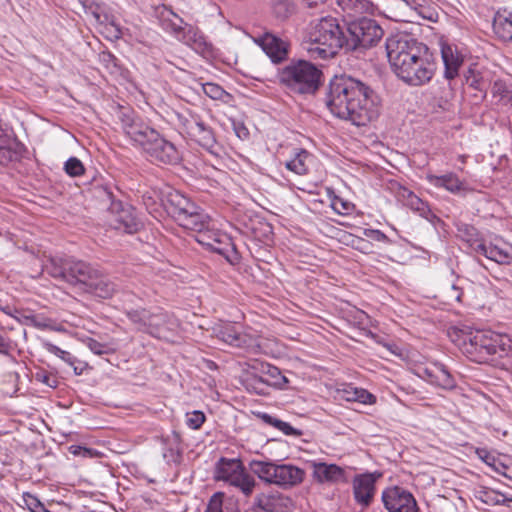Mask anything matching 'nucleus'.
Here are the masks:
<instances>
[{"mask_svg": "<svg viewBox=\"0 0 512 512\" xmlns=\"http://www.w3.org/2000/svg\"><path fill=\"white\" fill-rule=\"evenodd\" d=\"M382 36L383 29L373 19L361 18L349 23L344 34L335 18L324 17L310 24L304 48L313 59H329L341 48L353 51L372 47Z\"/></svg>", "mask_w": 512, "mask_h": 512, "instance_id": "1", "label": "nucleus"}, {"mask_svg": "<svg viewBox=\"0 0 512 512\" xmlns=\"http://www.w3.org/2000/svg\"><path fill=\"white\" fill-rule=\"evenodd\" d=\"M166 210L195 240L206 249L222 255L231 265L240 263L241 256L231 238L216 228L212 218L181 192L167 194Z\"/></svg>", "mask_w": 512, "mask_h": 512, "instance_id": "2", "label": "nucleus"}, {"mask_svg": "<svg viewBox=\"0 0 512 512\" xmlns=\"http://www.w3.org/2000/svg\"><path fill=\"white\" fill-rule=\"evenodd\" d=\"M326 105L334 116L356 126H364L378 115L377 97L373 90L347 75L331 79Z\"/></svg>", "mask_w": 512, "mask_h": 512, "instance_id": "3", "label": "nucleus"}, {"mask_svg": "<svg viewBox=\"0 0 512 512\" xmlns=\"http://www.w3.org/2000/svg\"><path fill=\"white\" fill-rule=\"evenodd\" d=\"M386 53L392 71L410 86H422L434 75V64L426 56V46L407 34L386 39Z\"/></svg>", "mask_w": 512, "mask_h": 512, "instance_id": "4", "label": "nucleus"}, {"mask_svg": "<svg viewBox=\"0 0 512 512\" xmlns=\"http://www.w3.org/2000/svg\"><path fill=\"white\" fill-rule=\"evenodd\" d=\"M121 127L124 133L141 147L150 161L173 165L181 160V154L176 146L143 122L134 120L128 114H123Z\"/></svg>", "mask_w": 512, "mask_h": 512, "instance_id": "5", "label": "nucleus"}, {"mask_svg": "<svg viewBox=\"0 0 512 512\" xmlns=\"http://www.w3.org/2000/svg\"><path fill=\"white\" fill-rule=\"evenodd\" d=\"M322 71L314 64L299 60L291 62L279 73V80L296 94H314L320 87Z\"/></svg>", "mask_w": 512, "mask_h": 512, "instance_id": "6", "label": "nucleus"}, {"mask_svg": "<svg viewBox=\"0 0 512 512\" xmlns=\"http://www.w3.org/2000/svg\"><path fill=\"white\" fill-rule=\"evenodd\" d=\"M47 270L53 278L65 281L86 292L91 281L95 279L98 268L74 258H53Z\"/></svg>", "mask_w": 512, "mask_h": 512, "instance_id": "7", "label": "nucleus"}, {"mask_svg": "<svg viewBox=\"0 0 512 512\" xmlns=\"http://www.w3.org/2000/svg\"><path fill=\"white\" fill-rule=\"evenodd\" d=\"M172 121L182 133H186L200 146L212 154H218L214 132L198 113L190 109L174 111L172 113Z\"/></svg>", "mask_w": 512, "mask_h": 512, "instance_id": "8", "label": "nucleus"}, {"mask_svg": "<svg viewBox=\"0 0 512 512\" xmlns=\"http://www.w3.org/2000/svg\"><path fill=\"white\" fill-rule=\"evenodd\" d=\"M213 479L237 488L245 496H250L256 486L255 479L246 471L238 458H219L214 465Z\"/></svg>", "mask_w": 512, "mask_h": 512, "instance_id": "9", "label": "nucleus"}, {"mask_svg": "<svg viewBox=\"0 0 512 512\" xmlns=\"http://www.w3.org/2000/svg\"><path fill=\"white\" fill-rule=\"evenodd\" d=\"M462 351L473 361L483 362L489 356L505 351L502 337L491 331H475L466 336Z\"/></svg>", "mask_w": 512, "mask_h": 512, "instance_id": "10", "label": "nucleus"}, {"mask_svg": "<svg viewBox=\"0 0 512 512\" xmlns=\"http://www.w3.org/2000/svg\"><path fill=\"white\" fill-rule=\"evenodd\" d=\"M213 334L229 346L256 352L260 348L259 337L252 329L224 322L213 327Z\"/></svg>", "mask_w": 512, "mask_h": 512, "instance_id": "11", "label": "nucleus"}, {"mask_svg": "<svg viewBox=\"0 0 512 512\" xmlns=\"http://www.w3.org/2000/svg\"><path fill=\"white\" fill-rule=\"evenodd\" d=\"M382 500L389 512H418L414 496L403 488L393 487L385 490Z\"/></svg>", "mask_w": 512, "mask_h": 512, "instance_id": "12", "label": "nucleus"}, {"mask_svg": "<svg viewBox=\"0 0 512 512\" xmlns=\"http://www.w3.org/2000/svg\"><path fill=\"white\" fill-rule=\"evenodd\" d=\"M111 213H116L114 219L110 222L113 228L130 234L140 229L141 223L135 217L133 211L129 207H123L121 202L112 203Z\"/></svg>", "mask_w": 512, "mask_h": 512, "instance_id": "13", "label": "nucleus"}, {"mask_svg": "<svg viewBox=\"0 0 512 512\" xmlns=\"http://www.w3.org/2000/svg\"><path fill=\"white\" fill-rule=\"evenodd\" d=\"M255 42L274 63L282 62L288 56V44L271 33H265Z\"/></svg>", "mask_w": 512, "mask_h": 512, "instance_id": "14", "label": "nucleus"}, {"mask_svg": "<svg viewBox=\"0 0 512 512\" xmlns=\"http://www.w3.org/2000/svg\"><path fill=\"white\" fill-rule=\"evenodd\" d=\"M376 477L373 474L365 473L358 475L353 480V493L356 502L367 507L375 493Z\"/></svg>", "mask_w": 512, "mask_h": 512, "instance_id": "15", "label": "nucleus"}, {"mask_svg": "<svg viewBox=\"0 0 512 512\" xmlns=\"http://www.w3.org/2000/svg\"><path fill=\"white\" fill-rule=\"evenodd\" d=\"M313 477L319 483H338L346 480L345 471L336 464L313 462Z\"/></svg>", "mask_w": 512, "mask_h": 512, "instance_id": "16", "label": "nucleus"}, {"mask_svg": "<svg viewBox=\"0 0 512 512\" xmlns=\"http://www.w3.org/2000/svg\"><path fill=\"white\" fill-rule=\"evenodd\" d=\"M426 179L434 187L443 188L452 194H461L467 191L465 182L453 172L440 176L427 174Z\"/></svg>", "mask_w": 512, "mask_h": 512, "instance_id": "17", "label": "nucleus"}, {"mask_svg": "<svg viewBox=\"0 0 512 512\" xmlns=\"http://www.w3.org/2000/svg\"><path fill=\"white\" fill-rule=\"evenodd\" d=\"M151 323L148 324L150 329V335L156 338H162L166 336V333L173 329L175 322L173 317L161 310L150 311Z\"/></svg>", "mask_w": 512, "mask_h": 512, "instance_id": "18", "label": "nucleus"}, {"mask_svg": "<svg viewBox=\"0 0 512 512\" xmlns=\"http://www.w3.org/2000/svg\"><path fill=\"white\" fill-rule=\"evenodd\" d=\"M117 289L118 286L98 269L96 277L91 281L86 293L107 299L112 297Z\"/></svg>", "mask_w": 512, "mask_h": 512, "instance_id": "19", "label": "nucleus"}, {"mask_svg": "<svg viewBox=\"0 0 512 512\" xmlns=\"http://www.w3.org/2000/svg\"><path fill=\"white\" fill-rule=\"evenodd\" d=\"M305 472L290 464H281L276 468L275 483L281 486H294L301 483L304 479Z\"/></svg>", "mask_w": 512, "mask_h": 512, "instance_id": "20", "label": "nucleus"}, {"mask_svg": "<svg viewBox=\"0 0 512 512\" xmlns=\"http://www.w3.org/2000/svg\"><path fill=\"white\" fill-rule=\"evenodd\" d=\"M441 55L445 66L444 76L446 79L452 80L458 76L459 69L463 63V57L451 45L442 46Z\"/></svg>", "mask_w": 512, "mask_h": 512, "instance_id": "21", "label": "nucleus"}, {"mask_svg": "<svg viewBox=\"0 0 512 512\" xmlns=\"http://www.w3.org/2000/svg\"><path fill=\"white\" fill-rule=\"evenodd\" d=\"M288 501V498L278 494H261L255 499L257 507L264 512H286Z\"/></svg>", "mask_w": 512, "mask_h": 512, "instance_id": "22", "label": "nucleus"}, {"mask_svg": "<svg viewBox=\"0 0 512 512\" xmlns=\"http://www.w3.org/2000/svg\"><path fill=\"white\" fill-rule=\"evenodd\" d=\"M488 254L490 260L499 264H512V245L500 238L491 242Z\"/></svg>", "mask_w": 512, "mask_h": 512, "instance_id": "23", "label": "nucleus"}, {"mask_svg": "<svg viewBox=\"0 0 512 512\" xmlns=\"http://www.w3.org/2000/svg\"><path fill=\"white\" fill-rule=\"evenodd\" d=\"M338 7L347 15L355 16L374 12V4L370 0H336Z\"/></svg>", "mask_w": 512, "mask_h": 512, "instance_id": "24", "label": "nucleus"}, {"mask_svg": "<svg viewBox=\"0 0 512 512\" xmlns=\"http://www.w3.org/2000/svg\"><path fill=\"white\" fill-rule=\"evenodd\" d=\"M473 495L476 500L489 506L503 505L506 497V494L486 486L475 488Z\"/></svg>", "mask_w": 512, "mask_h": 512, "instance_id": "25", "label": "nucleus"}, {"mask_svg": "<svg viewBox=\"0 0 512 512\" xmlns=\"http://www.w3.org/2000/svg\"><path fill=\"white\" fill-rule=\"evenodd\" d=\"M493 29L500 39L504 41L512 40V13H507L506 11L503 13L497 12L494 18Z\"/></svg>", "mask_w": 512, "mask_h": 512, "instance_id": "26", "label": "nucleus"}, {"mask_svg": "<svg viewBox=\"0 0 512 512\" xmlns=\"http://www.w3.org/2000/svg\"><path fill=\"white\" fill-rule=\"evenodd\" d=\"M277 464L266 461L253 460L250 462V469L257 475L261 480L267 483H275V474Z\"/></svg>", "mask_w": 512, "mask_h": 512, "instance_id": "27", "label": "nucleus"}, {"mask_svg": "<svg viewBox=\"0 0 512 512\" xmlns=\"http://www.w3.org/2000/svg\"><path fill=\"white\" fill-rule=\"evenodd\" d=\"M125 314L138 331L150 335V329L148 328V324L151 323V316L149 310H146L144 308L131 309L127 310Z\"/></svg>", "mask_w": 512, "mask_h": 512, "instance_id": "28", "label": "nucleus"}, {"mask_svg": "<svg viewBox=\"0 0 512 512\" xmlns=\"http://www.w3.org/2000/svg\"><path fill=\"white\" fill-rule=\"evenodd\" d=\"M310 154L304 149L299 150L294 158L286 162V168L298 175H304L308 172V160Z\"/></svg>", "mask_w": 512, "mask_h": 512, "instance_id": "29", "label": "nucleus"}, {"mask_svg": "<svg viewBox=\"0 0 512 512\" xmlns=\"http://www.w3.org/2000/svg\"><path fill=\"white\" fill-rule=\"evenodd\" d=\"M260 381L272 385H280L282 382H287L285 376H283L280 370L268 363H260Z\"/></svg>", "mask_w": 512, "mask_h": 512, "instance_id": "30", "label": "nucleus"}, {"mask_svg": "<svg viewBox=\"0 0 512 512\" xmlns=\"http://www.w3.org/2000/svg\"><path fill=\"white\" fill-rule=\"evenodd\" d=\"M203 93L209 98L221 101L225 104L232 100V95L225 91L219 84L207 82L202 84Z\"/></svg>", "mask_w": 512, "mask_h": 512, "instance_id": "31", "label": "nucleus"}, {"mask_svg": "<svg viewBox=\"0 0 512 512\" xmlns=\"http://www.w3.org/2000/svg\"><path fill=\"white\" fill-rule=\"evenodd\" d=\"M401 196L404 200V204L411 210L418 212L420 215H425L429 212L427 203L420 199L412 191L403 189Z\"/></svg>", "mask_w": 512, "mask_h": 512, "instance_id": "32", "label": "nucleus"}, {"mask_svg": "<svg viewBox=\"0 0 512 512\" xmlns=\"http://www.w3.org/2000/svg\"><path fill=\"white\" fill-rule=\"evenodd\" d=\"M261 419L273 426L274 428L280 430L281 432H283L285 435H290V436H296V437H299L302 435V431L299 430V429H296L294 427H292L288 422H285V421H282L280 419H277L267 413H263L261 415Z\"/></svg>", "mask_w": 512, "mask_h": 512, "instance_id": "33", "label": "nucleus"}, {"mask_svg": "<svg viewBox=\"0 0 512 512\" xmlns=\"http://www.w3.org/2000/svg\"><path fill=\"white\" fill-rule=\"evenodd\" d=\"M435 378L433 385L439 386L443 389H453L456 387V382L447 368L439 363L437 371H435Z\"/></svg>", "mask_w": 512, "mask_h": 512, "instance_id": "34", "label": "nucleus"}, {"mask_svg": "<svg viewBox=\"0 0 512 512\" xmlns=\"http://www.w3.org/2000/svg\"><path fill=\"white\" fill-rule=\"evenodd\" d=\"M17 313L14 318L18 320L20 323L24 325L33 326L38 329H51V326L48 324L47 320L44 318L39 319L36 315L33 314H25L19 310L15 309Z\"/></svg>", "mask_w": 512, "mask_h": 512, "instance_id": "35", "label": "nucleus"}, {"mask_svg": "<svg viewBox=\"0 0 512 512\" xmlns=\"http://www.w3.org/2000/svg\"><path fill=\"white\" fill-rule=\"evenodd\" d=\"M465 81L468 86L478 91H486L487 84L479 71L469 68L465 73Z\"/></svg>", "mask_w": 512, "mask_h": 512, "instance_id": "36", "label": "nucleus"}, {"mask_svg": "<svg viewBox=\"0 0 512 512\" xmlns=\"http://www.w3.org/2000/svg\"><path fill=\"white\" fill-rule=\"evenodd\" d=\"M82 342L86 347L90 349L92 353L95 355H108L115 352V350L107 343H101L94 338L85 337L82 339Z\"/></svg>", "mask_w": 512, "mask_h": 512, "instance_id": "37", "label": "nucleus"}, {"mask_svg": "<svg viewBox=\"0 0 512 512\" xmlns=\"http://www.w3.org/2000/svg\"><path fill=\"white\" fill-rule=\"evenodd\" d=\"M348 394L347 400L349 401H357L362 404H374L376 402V397L362 388H353Z\"/></svg>", "mask_w": 512, "mask_h": 512, "instance_id": "38", "label": "nucleus"}, {"mask_svg": "<svg viewBox=\"0 0 512 512\" xmlns=\"http://www.w3.org/2000/svg\"><path fill=\"white\" fill-rule=\"evenodd\" d=\"M224 492L214 493L208 501L205 512H237L230 511L227 507H223Z\"/></svg>", "mask_w": 512, "mask_h": 512, "instance_id": "39", "label": "nucleus"}, {"mask_svg": "<svg viewBox=\"0 0 512 512\" xmlns=\"http://www.w3.org/2000/svg\"><path fill=\"white\" fill-rule=\"evenodd\" d=\"M44 347L49 353L62 359L64 362L68 363L70 366H73L77 362L76 358L70 352L62 350L61 348H59L58 346H56L50 342H45Z\"/></svg>", "mask_w": 512, "mask_h": 512, "instance_id": "40", "label": "nucleus"}, {"mask_svg": "<svg viewBox=\"0 0 512 512\" xmlns=\"http://www.w3.org/2000/svg\"><path fill=\"white\" fill-rule=\"evenodd\" d=\"M294 12V5L288 0H279L273 4V13L277 18L286 19Z\"/></svg>", "mask_w": 512, "mask_h": 512, "instance_id": "41", "label": "nucleus"}, {"mask_svg": "<svg viewBox=\"0 0 512 512\" xmlns=\"http://www.w3.org/2000/svg\"><path fill=\"white\" fill-rule=\"evenodd\" d=\"M64 170L71 177L81 176L85 172L83 163L76 157H70L65 162Z\"/></svg>", "mask_w": 512, "mask_h": 512, "instance_id": "42", "label": "nucleus"}, {"mask_svg": "<svg viewBox=\"0 0 512 512\" xmlns=\"http://www.w3.org/2000/svg\"><path fill=\"white\" fill-rule=\"evenodd\" d=\"M100 63L111 73L118 71L117 58L109 51H102L99 54Z\"/></svg>", "mask_w": 512, "mask_h": 512, "instance_id": "43", "label": "nucleus"}, {"mask_svg": "<svg viewBox=\"0 0 512 512\" xmlns=\"http://www.w3.org/2000/svg\"><path fill=\"white\" fill-rule=\"evenodd\" d=\"M438 365L439 363H432L429 366L418 367L416 373L420 378L432 384L436 375L435 371H437Z\"/></svg>", "mask_w": 512, "mask_h": 512, "instance_id": "44", "label": "nucleus"}, {"mask_svg": "<svg viewBox=\"0 0 512 512\" xmlns=\"http://www.w3.org/2000/svg\"><path fill=\"white\" fill-rule=\"evenodd\" d=\"M205 421V415L202 411L195 410L187 414V425L192 429H199Z\"/></svg>", "mask_w": 512, "mask_h": 512, "instance_id": "45", "label": "nucleus"}, {"mask_svg": "<svg viewBox=\"0 0 512 512\" xmlns=\"http://www.w3.org/2000/svg\"><path fill=\"white\" fill-rule=\"evenodd\" d=\"M462 295V289L455 284L444 289V297L448 302H461Z\"/></svg>", "mask_w": 512, "mask_h": 512, "instance_id": "46", "label": "nucleus"}, {"mask_svg": "<svg viewBox=\"0 0 512 512\" xmlns=\"http://www.w3.org/2000/svg\"><path fill=\"white\" fill-rule=\"evenodd\" d=\"M331 206L334 209V211H336L337 213L345 215V214H349V212L352 210L353 205L347 201H344L343 199H341L339 197H335L332 200Z\"/></svg>", "mask_w": 512, "mask_h": 512, "instance_id": "47", "label": "nucleus"}, {"mask_svg": "<svg viewBox=\"0 0 512 512\" xmlns=\"http://www.w3.org/2000/svg\"><path fill=\"white\" fill-rule=\"evenodd\" d=\"M185 42L188 45H190L193 49L197 50L201 48L202 45L204 44V39L196 32L189 30L187 35H185Z\"/></svg>", "mask_w": 512, "mask_h": 512, "instance_id": "48", "label": "nucleus"}, {"mask_svg": "<svg viewBox=\"0 0 512 512\" xmlns=\"http://www.w3.org/2000/svg\"><path fill=\"white\" fill-rule=\"evenodd\" d=\"M70 453H72L75 456H82L87 458L94 457L97 453L90 448L80 446V445H72L69 448Z\"/></svg>", "mask_w": 512, "mask_h": 512, "instance_id": "49", "label": "nucleus"}, {"mask_svg": "<svg viewBox=\"0 0 512 512\" xmlns=\"http://www.w3.org/2000/svg\"><path fill=\"white\" fill-rule=\"evenodd\" d=\"M13 348L11 339L0 334V355L10 356Z\"/></svg>", "mask_w": 512, "mask_h": 512, "instance_id": "50", "label": "nucleus"}, {"mask_svg": "<svg viewBox=\"0 0 512 512\" xmlns=\"http://www.w3.org/2000/svg\"><path fill=\"white\" fill-rule=\"evenodd\" d=\"M397 1V7L401 5H405L407 8L411 10L418 11L419 9L423 8L424 6V0H396Z\"/></svg>", "mask_w": 512, "mask_h": 512, "instance_id": "51", "label": "nucleus"}, {"mask_svg": "<svg viewBox=\"0 0 512 512\" xmlns=\"http://www.w3.org/2000/svg\"><path fill=\"white\" fill-rule=\"evenodd\" d=\"M7 139L3 136V131L0 129V158L4 157L6 160H10V150L6 149Z\"/></svg>", "mask_w": 512, "mask_h": 512, "instance_id": "52", "label": "nucleus"}, {"mask_svg": "<svg viewBox=\"0 0 512 512\" xmlns=\"http://www.w3.org/2000/svg\"><path fill=\"white\" fill-rule=\"evenodd\" d=\"M111 36L115 39H119L122 37V30L119 25L111 22L109 26L106 27Z\"/></svg>", "mask_w": 512, "mask_h": 512, "instance_id": "53", "label": "nucleus"}, {"mask_svg": "<svg viewBox=\"0 0 512 512\" xmlns=\"http://www.w3.org/2000/svg\"><path fill=\"white\" fill-rule=\"evenodd\" d=\"M489 248H491V243H489L488 245L485 243H477L476 246L474 247V251L489 259Z\"/></svg>", "mask_w": 512, "mask_h": 512, "instance_id": "54", "label": "nucleus"}, {"mask_svg": "<svg viewBox=\"0 0 512 512\" xmlns=\"http://www.w3.org/2000/svg\"><path fill=\"white\" fill-rule=\"evenodd\" d=\"M492 90L494 94L502 95L503 93L506 92V87L502 81H495Z\"/></svg>", "mask_w": 512, "mask_h": 512, "instance_id": "55", "label": "nucleus"}, {"mask_svg": "<svg viewBox=\"0 0 512 512\" xmlns=\"http://www.w3.org/2000/svg\"><path fill=\"white\" fill-rule=\"evenodd\" d=\"M478 454L488 465H493L495 462V459L487 451H479Z\"/></svg>", "mask_w": 512, "mask_h": 512, "instance_id": "56", "label": "nucleus"}, {"mask_svg": "<svg viewBox=\"0 0 512 512\" xmlns=\"http://www.w3.org/2000/svg\"><path fill=\"white\" fill-rule=\"evenodd\" d=\"M492 466L498 474H501L502 476H504V472H506L507 463L494 462Z\"/></svg>", "mask_w": 512, "mask_h": 512, "instance_id": "57", "label": "nucleus"}, {"mask_svg": "<svg viewBox=\"0 0 512 512\" xmlns=\"http://www.w3.org/2000/svg\"><path fill=\"white\" fill-rule=\"evenodd\" d=\"M504 477L512 481V460L507 463L506 472H504Z\"/></svg>", "mask_w": 512, "mask_h": 512, "instance_id": "58", "label": "nucleus"}, {"mask_svg": "<svg viewBox=\"0 0 512 512\" xmlns=\"http://www.w3.org/2000/svg\"><path fill=\"white\" fill-rule=\"evenodd\" d=\"M372 233L375 234V239L377 241H382V240L386 239V235L384 233L380 232L379 230L372 231Z\"/></svg>", "mask_w": 512, "mask_h": 512, "instance_id": "59", "label": "nucleus"}, {"mask_svg": "<svg viewBox=\"0 0 512 512\" xmlns=\"http://www.w3.org/2000/svg\"><path fill=\"white\" fill-rule=\"evenodd\" d=\"M506 508L509 509V512H512V497L506 495L505 503L503 504Z\"/></svg>", "mask_w": 512, "mask_h": 512, "instance_id": "60", "label": "nucleus"}, {"mask_svg": "<svg viewBox=\"0 0 512 512\" xmlns=\"http://www.w3.org/2000/svg\"><path fill=\"white\" fill-rule=\"evenodd\" d=\"M72 367H73L74 373H75L76 375H81V374H82V372H83V370H84V367H83V366H82V367H78V366H76V365L74 364Z\"/></svg>", "mask_w": 512, "mask_h": 512, "instance_id": "61", "label": "nucleus"}, {"mask_svg": "<svg viewBox=\"0 0 512 512\" xmlns=\"http://www.w3.org/2000/svg\"><path fill=\"white\" fill-rule=\"evenodd\" d=\"M50 380H51V378L47 375L43 376V378H42V382H44L45 384H47L50 387H53L54 385L50 382Z\"/></svg>", "mask_w": 512, "mask_h": 512, "instance_id": "62", "label": "nucleus"}, {"mask_svg": "<svg viewBox=\"0 0 512 512\" xmlns=\"http://www.w3.org/2000/svg\"><path fill=\"white\" fill-rule=\"evenodd\" d=\"M235 130L238 137H240V134H243V131L239 132V126H235Z\"/></svg>", "mask_w": 512, "mask_h": 512, "instance_id": "63", "label": "nucleus"}, {"mask_svg": "<svg viewBox=\"0 0 512 512\" xmlns=\"http://www.w3.org/2000/svg\"><path fill=\"white\" fill-rule=\"evenodd\" d=\"M235 130L238 137H240V134H243V131L239 132V126H235Z\"/></svg>", "mask_w": 512, "mask_h": 512, "instance_id": "64", "label": "nucleus"}]
</instances>
